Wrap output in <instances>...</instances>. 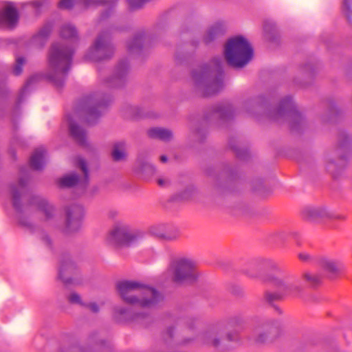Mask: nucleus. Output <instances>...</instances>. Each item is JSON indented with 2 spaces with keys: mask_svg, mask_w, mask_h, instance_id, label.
Returning <instances> with one entry per match:
<instances>
[{
  "mask_svg": "<svg viewBox=\"0 0 352 352\" xmlns=\"http://www.w3.org/2000/svg\"><path fill=\"white\" fill-rule=\"evenodd\" d=\"M225 58L234 67L245 66L253 56V49L243 36H238L228 40L225 45Z\"/></svg>",
  "mask_w": 352,
  "mask_h": 352,
  "instance_id": "obj_8",
  "label": "nucleus"
},
{
  "mask_svg": "<svg viewBox=\"0 0 352 352\" xmlns=\"http://www.w3.org/2000/svg\"><path fill=\"white\" fill-rule=\"evenodd\" d=\"M42 240L45 243V244L48 246V247H50L51 246V240L48 237V236L47 235H44L42 238Z\"/></svg>",
  "mask_w": 352,
  "mask_h": 352,
  "instance_id": "obj_50",
  "label": "nucleus"
},
{
  "mask_svg": "<svg viewBox=\"0 0 352 352\" xmlns=\"http://www.w3.org/2000/svg\"><path fill=\"white\" fill-rule=\"evenodd\" d=\"M69 130L72 138L80 146H86L87 144V133L86 131L78 126L72 120L71 117L68 116Z\"/></svg>",
  "mask_w": 352,
  "mask_h": 352,
  "instance_id": "obj_23",
  "label": "nucleus"
},
{
  "mask_svg": "<svg viewBox=\"0 0 352 352\" xmlns=\"http://www.w3.org/2000/svg\"><path fill=\"white\" fill-rule=\"evenodd\" d=\"M305 69H306V70H311L312 67H311V66L309 64H308V65H305Z\"/></svg>",
  "mask_w": 352,
  "mask_h": 352,
  "instance_id": "obj_56",
  "label": "nucleus"
},
{
  "mask_svg": "<svg viewBox=\"0 0 352 352\" xmlns=\"http://www.w3.org/2000/svg\"><path fill=\"white\" fill-rule=\"evenodd\" d=\"M51 32L50 25H44L33 37L32 41L40 46H43L48 38Z\"/></svg>",
  "mask_w": 352,
  "mask_h": 352,
  "instance_id": "obj_33",
  "label": "nucleus"
},
{
  "mask_svg": "<svg viewBox=\"0 0 352 352\" xmlns=\"http://www.w3.org/2000/svg\"><path fill=\"white\" fill-rule=\"evenodd\" d=\"M263 266H267L272 270H278V265L270 260L257 258L248 265L243 273L252 278H258L263 283H270L277 291L274 292H266L264 299L267 303L272 305L274 302L281 300L287 296H297L302 292V285L293 283L287 278L282 279L271 275L263 276L261 274Z\"/></svg>",
  "mask_w": 352,
  "mask_h": 352,
  "instance_id": "obj_2",
  "label": "nucleus"
},
{
  "mask_svg": "<svg viewBox=\"0 0 352 352\" xmlns=\"http://www.w3.org/2000/svg\"><path fill=\"white\" fill-rule=\"evenodd\" d=\"M116 289L125 303L141 308L153 307L163 298L154 288L137 281H119L116 283Z\"/></svg>",
  "mask_w": 352,
  "mask_h": 352,
  "instance_id": "obj_5",
  "label": "nucleus"
},
{
  "mask_svg": "<svg viewBox=\"0 0 352 352\" xmlns=\"http://www.w3.org/2000/svg\"><path fill=\"white\" fill-rule=\"evenodd\" d=\"M137 116H141V113L140 112H138L136 114Z\"/></svg>",
  "mask_w": 352,
  "mask_h": 352,
  "instance_id": "obj_63",
  "label": "nucleus"
},
{
  "mask_svg": "<svg viewBox=\"0 0 352 352\" xmlns=\"http://www.w3.org/2000/svg\"><path fill=\"white\" fill-rule=\"evenodd\" d=\"M241 323V320L239 318H232L230 320L228 324L233 326L234 324H239Z\"/></svg>",
  "mask_w": 352,
  "mask_h": 352,
  "instance_id": "obj_48",
  "label": "nucleus"
},
{
  "mask_svg": "<svg viewBox=\"0 0 352 352\" xmlns=\"http://www.w3.org/2000/svg\"><path fill=\"white\" fill-rule=\"evenodd\" d=\"M192 45L194 47H196L198 45V43L197 41H192Z\"/></svg>",
  "mask_w": 352,
  "mask_h": 352,
  "instance_id": "obj_58",
  "label": "nucleus"
},
{
  "mask_svg": "<svg viewBox=\"0 0 352 352\" xmlns=\"http://www.w3.org/2000/svg\"><path fill=\"white\" fill-rule=\"evenodd\" d=\"M147 134L151 138L158 139L162 141H169L173 138L171 131L160 127L150 129L147 131Z\"/></svg>",
  "mask_w": 352,
  "mask_h": 352,
  "instance_id": "obj_28",
  "label": "nucleus"
},
{
  "mask_svg": "<svg viewBox=\"0 0 352 352\" xmlns=\"http://www.w3.org/2000/svg\"><path fill=\"white\" fill-rule=\"evenodd\" d=\"M219 331L217 329H211L201 334V339L203 342L207 344H211L214 347L218 348L220 346V340L217 338Z\"/></svg>",
  "mask_w": 352,
  "mask_h": 352,
  "instance_id": "obj_30",
  "label": "nucleus"
},
{
  "mask_svg": "<svg viewBox=\"0 0 352 352\" xmlns=\"http://www.w3.org/2000/svg\"><path fill=\"white\" fill-rule=\"evenodd\" d=\"M60 36L65 39H71L72 41H78L77 31L72 25H65L61 28Z\"/></svg>",
  "mask_w": 352,
  "mask_h": 352,
  "instance_id": "obj_35",
  "label": "nucleus"
},
{
  "mask_svg": "<svg viewBox=\"0 0 352 352\" xmlns=\"http://www.w3.org/2000/svg\"><path fill=\"white\" fill-rule=\"evenodd\" d=\"M116 311L121 316H124L126 319L129 320H137L139 318H144V315L142 313L135 314L133 316L129 315V311L123 307H117L116 308Z\"/></svg>",
  "mask_w": 352,
  "mask_h": 352,
  "instance_id": "obj_36",
  "label": "nucleus"
},
{
  "mask_svg": "<svg viewBox=\"0 0 352 352\" xmlns=\"http://www.w3.org/2000/svg\"><path fill=\"white\" fill-rule=\"evenodd\" d=\"M37 80V77L35 76H31L25 82V85L21 88L17 96L16 101V106L19 107V105L24 101L26 96L30 93V86Z\"/></svg>",
  "mask_w": 352,
  "mask_h": 352,
  "instance_id": "obj_32",
  "label": "nucleus"
},
{
  "mask_svg": "<svg viewBox=\"0 0 352 352\" xmlns=\"http://www.w3.org/2000/svg\"><path fill=\"white\" fill-rule=\"evenodd\" d=\"M41 5V3H40V2H38V1H36V2L35 3V6H38H38H40Z\"/></svg>",
  "mask_w": 352,
  "mask_h": 352,
  "instance_id": "obj_62",
  "label": "nucleus"
},
{
  "mask_svg": "<svg viewBox=\"0 0 352 352\" xmlns=\"http://www.w3.org/2000/svg\"><path fill=\"white\" fill-rule=\"evenodd\" d=\"M246 111L252 115L264 114L271 120H288L291 130L300 131L306 125L305 120L297 110L291 96L283 98L277 107L271 106L270 101L262 96L248 101L245 104Z\"/></svg>",
  "mask_w": 352,
  "mask_h": 352,
  "instance_id": "obj_1",
  "label": "nucleus"
},
{
  "mask_svg": "<svg viewBox=\"0 0 352 352\" xmlns=\"http://www.w3.org/2000/svg\"><path fill=\"white\" fill-rule=\"evenodd\" d=\"M167 160H168V158H167V157L166 155H162L160 157V161L162 162L165 163V162H167Z\"/></svg>",
  "mask_w": 352,
  "mask_h": 352,
  "instance_id": "obj_53",
  "label": "nucleus"
},
{
  "mask_svg": "<svg viewBox=\"0 0 352 352\" xmlns=\"http://www.w3.org/2000/svg\"><path fill=\"white\" fill-rule=\"evenodd\" d=\"M68 300L72 304H78L81 306L85 305V303L81 300L80 295L77 293L73 292L68 296Z\"/></svg>",
  "mask_w": 352,
  "mask_h": 352,
  "instance_id": "obj_43",
  "label": "nucleus"
},
{
  "mask_svg": "<svg viewBox=\"0 0 352 352\" xmlns=\"http://www.w3.org/2000/svg\"><path fill=\"white\" fill-rule=\"evenodd\" d=\"M111 156L116 162L122 161L126 158V143L124 141L118 142L113 144Z\"/></svg>",
  "mask_w": 352,
  "mask_h": 352,
  "instance_id": "obj_31",
  "label": "nucleus"
},
{
  "mask_svg": "<svg viewBox=\"0 0 352 352\" xmlns=\"http://www.w3.org/2000/svg\"><path fill=\"white\" fill-rule=\"evenodd\" d=\"M66 221L64 232L66 234L74 233L80 230L84 215V209L81 205L72 204L65 209Z\"/></svg>",
  "mask_w": 352,
  "mask_h": 352,
  "instance_id": "obj_13",
  "label": "nucleus"
},
{
  "mask_svg": "<svg viewBox=\"0 0 352 352\" xmlns=\"http://www.w3.org/2000/svg\"><path fill=\"white\" fill-rule=\"evenodd\" d=\"M113 52L111 34L109 32L103 31L98 34L86 56L91 60L100 61L110 58Z\"/></svg>",
  "mask_w": 352,
  "mask_h": 352,
  "instance_id": "obj_11",
  "label": "nucleus"
},
{
  "mask_svg": "<svg viewBox=\"0 0 352 352\" xmlns=\"http://www.w3.org/2000/svg\"><path fill=\"white\" fill-rule=\"evenodd\" d=\"M19 142V140L18 138L13 140V144H18Z\"/></svg>",
  "mask_w": 352,
  "mask_h": 352,
  "instance_id": "obj_60",
  "label": "nucleus"
},
{
  "mask_svg": "<svg viewBox=\"0 0 352 352\" xmlns=\"http://www.w3.org/2000/svg\"><path fill=\"white\" fill-rule=\"evenodd\" d=\"M20 177L17 182L10 186V194L12 206L19 213H22L25 206L35 205L44 213L46 219H51L54 212V208L43 197L38 195H29L28 184L30 179L29 171L26 167L20 169Z\"/></svg>",
  "mask_w": 352,
  "mask_h": 352,
  "instance_id": "obj_3",
  "label": "nucleus"
},
{
  "mask_svg": "<svg viewBox=\"0 0 352 352\" xmlns=\"http://www.w3.org/2000/svg\"><path fill=\"white\" fill-rule=\"evenodd\" d=\"M302 216L307 221H315L329 217V214L324 208L307 207L302 210Z\"/></svg>",
  "mask_w": 352,
  "mask_h": 352,
  "instance_id": "obj_26",
  "label": "nucleus"
},
{
  "mask_svg": "<svg viewBox=\"0 0 352 352\" xmlns=\"http://www.w3.org/2000/svg\"><path fill=\"white\" fill-rule=\"evenodd\" d=\"M321 276L309 272H305L302 274L300 280L291 282L293 283L301 284L302 285L303 290L305 285L311 287H316L321 283Z\"/></svg>",
  "mask_w": 352,
  "mask_h": 352,
  "instance_id": "obj_27",
  "label": "nucleus"
},
{
  "mask_svg": "<svg viewBox=\"0 0 352 352\" xmlns=\"http://www.w3.org/2000/svg\"><path fill=\"white\" fill-rule=\"evenodd\" d=\"M74 47L65 42L52 44L49 54V63L52 72L47 78L57 89H61L72 63Z\"/></svg>",
  "mask_w": 352,
  "mask_h": 352,
  "instance_id": "obj_6",
  "label": "nucleus"
},
{
  "mask_svg": "<svg viewBox=\"0 0 352 352\" xmlns=\"http://www.w3.org/2000/svg\"><path fill=\"white\" fill-rule=\"evenodd\" d=\"M333 113H334V112H333V110H331V114L332 115Z\"/></svg>",
  "mask_w": 352,
  "mask_h": 352,
  "instance_id": "obj_64",
  "label": "nucleus"
},
{
  "mask_svg": "<svg viewBox=\"0 0 352 352\" xmlns=\"http://www.w3.org/2000/svg\"><path fill=\"white\" fill-rule=\"evenodd\" d=\"M20 223L24 226H27V227H30V224L29 223H26L25 221H23V220H20L19 221Z\"/></svg>",
  "mask_w": 352,
  "mask_h": 352,
  "instance_id": "obj_54",
  "label": "nucleus"
},
{
  "mask_svg": "<svg viewBox=\"0 0 352 352\" xmlns=\"http://www.w3.org/2000/svg\"><path fill=\"white\" fill-rule=\"evenodd\" d=\"M78 2L80 3L85 7H91L93 6H96L99 4H106L110 3L111 7L108 8L107 10L103 12L101 14V20L105 19L107 18L111 12V9L116 4V1L113 0L111 1H104L103 0H76ZM74 6V0H60L58 3V7L61 9H72Z\"/></svg>",
  "mask_w": 352,
  "mask_h": 352,
  "instance_id": "obj_18",
  "label": "nucleus"
},
{
  "mask_svg": "<svg viewBox=\"0 0 352 352\" xmlns=\"http://www.w3.org/2000/svg\"><path fill=\"white\" fill-rule=\"evenodd\" d=\"M274 309L279 313V314H281V311L280 309H279V307H278L277 306H274Z\"/></svg>",
  "mask_w": 352,
  "mask_h": 352,
  "instance_id": "obj_59",
  "label": "nucleus"
},
{
  "mask_svg": "<svg viewBox=\"0 0 352 352\" xmlns=\"http://www.w3.org/2000/svg\"><path fill=\"white\" fill-rule=\"evenodd\" d=\"M318 264L330 278L336 277L343 269L340 261L329 257H321L318 260Z\"/></svg>",
  "mask_w": 352,
  "mask_h": 352,
  "instance_id": "obj_19",
  "label": "nucleus"
},
{
  "mask_svg": "<svg viewBox=\"0 0 352 352\" xmlns=\"http://www.w3.org/2000/svg\"><path fill=\"white\" fill-rule=\"evenodd\" d=\"M46 150L39 147L34 150L30 158V166L34 170H42L45 164Z\"/></svg>",
  "mask_w": 352,
  "mask_h": 352,
  "instance_id": "obj_25",
  "label": "nucleus"
},
{
  "mask_svg": "<svg viewBox=\"0 0 352 352\" xmlns=\"http://www.w3.org/2000/svg\"><path fill=\"white\" fill-rule=\"evenodd\" d=\"M157 182L160 186L164 187L168 183V181L166 179L160 178L157 179Z\"/></svg>",
  "mask_w": 352,
  "mask_h": 352,
  "instance_id": "obj_49",
  "label": "nucleus"
},
{
  "mask_svg": "<svg viewBox=\"0 0 352 352\" xmlns=\"http://www.w3.org/2000/svg\"><path fill=\"white\" fill-rule=\"evenodd\" d=\"M234 179L232 173L229 170H223L218 175L214 176V186L220 190H230V183Z\"/></svg>",
  "mask_w": 352,
  "mask_h": 352,
  "instance_id": "obj_24",
  "label": "nucleus"
},
{
  "mask_svg": "<svg viewBox=\"0 0 352 352\" xmlns=\"http://www.w3.org/2000/svg\"><path fill=\"white\" fill-rule=\"evenodd\" d=\"M78 269L76 263L68 254L62 255L58 267V278L65 285L72 284V276L76 274Z\"/></svg>",
  "mask_w": 352,
  "mask_h": 352,
  "instance_id": "obj_17",
  "label": "nucleus"
},
{
  "mask_svg": "<svg viewBox=\"0 0 352 352\" xmlns=\"http://www.w3.org/2000/svg\"><path fill=\"white\" fill-rule=\"evenodd\" d=\"M19 20V13L16 8L8 6L0 11V24L9 26L15 25Z\"/></svg>",
  "mask_w": 352,
  "mask_h": 352,
  "instance_id": "obj_22",
  "label": "nucleus"
},
{
  "mask_svg": "<svg viewBox=\"0 0 352 352\" xmlns=\"http://www.w3.org/2000/svg\"><path fill=\"white\" fill-rule=\"evenodd\" d=\"M111 101L109 96L98 93L86 96L78 102L75 113L87 124H95Z\"/></svg>",
  "mask_w": 352,
  "mask_h": 352,
  "instance_id": "obj_7",
  "label": "nucleus"
},
{
  "mask_svg": "<svg viewBox=\"0 0 352 352\" xmlns=\"http://www.w3.org/2000/svg\"><path fill=\"white\" fill-rule=\"evenodd\" d=\"M340 164L336 165L334 164V162L331 161L329 162V164L327 165V169L329 171L333 173L334 170V168H336L337 166L341 167L344 166L345 165V162L346 161V156L344 155L340 158Z\"/></svg>",
  "mask_w": 352,
  "mask_h": 352,
  "instance_id": "obj_42",
  "label": "nucleus"
},
{
  "mask_svg": "<svg viewBox=\"0 0 352 352\" xmlns=\"http://www.w3.org/2000/svg\"><path fill=\"white\" fill-rule=\"evenodd\" d=\"M142 232L122 223L116 224L109 232L107 241L116 247L130 246L143 238Z\"/></svg>",
  "mask_w": 352,
  "mask_h": 352,
  "instance_id": "obj_9",
  "label": "nucleus"
},
{
  "mask_svg": "<svg viewBox=\"0 0 352 352\" xmlns=\"http://www.w3.org/2000/svg\"><path fill=\"white\" fill-rule=\"evenodd\" d=\"M194 192V188L188 187L184 192L177 195L175 197V199L181 201L188 200L189 199L191 198Z\"/></svg>",
  "mask_w": 352,
  "mask_h": 352,
  "instance_id": "obj_39",
  "label": "nucleus"
},
{
  "mask_svg": "<svg viewBox=\"0 0 352 352\" xmlns=\"http://www.w3.org/2000/svg\"><path fill=\"white\" fill-rule=\"evenodd\" d=\"M223 60L220 57L214 58L209 63L195 69L192 78L196 90L203 96H212L223 87Z\"/></svg>",
  "mask_w": 352,
  "mask_h": 352,
  "instance_id": "obj_4",
  "label": "nucleus"
},
{
  "mask_svg": "<svg viewBox=\"0 0 352 352\" xmlns=\"http://www.w3.org/2000/svg\"><path fill=\"white\" fill-rule=\"evenodd\" d=\"M166 333L168 334V336L170 337V338H172L173 336V328L172 327H170L167 329V332Z\"/></svg>",
  "mask_w": 352,
  "mask_h": 352,
  "instance_id": "obj_52",
  "label": "nucleus"
},
{
  "mask_svg": "<svg viewBox=\"0 0 352 352\" xmlns=\"http://www.w3.org/2000/svg\"><path fill=\"white\" fill-rule=\"evenodd\" d=\"M278 237L280 240H285L288 236H290L296 240H297L299 237V233L296 231H291L288 233H286L285 232H279L277 233Z\"/></svg>",
  "mask_w": 352,
  "mask_h": 352,
  "instance_id": "obj_41",
  "label": "nucleus"
},
{
  "mask_svg": "<svg viewBox=\"0 0 352 352\" xmlns=\"http://www.w3.org/2000/svg\"><path fill=\"white\" fill-rule=\"evenodd\" d=\"M150 38L144 32H138L127 43V49L131 54H139L143 47L150 45Z\"/></svg>",
  "mask_w": 352,
  "mask_h": 352,
  "instance_id": "obj_20",
  "label": "nucleus"
},
{
  "mask_svg": "<svg viewBox=\"0 0 352 352\" xmlns=\"http://www.w3.org/2000/svg\"><path fill=\"white\" fill-rule=\"evenodd\" d=\"M77 166L83 173L84 178L80 181L77 174L72 173L67 175L59 179L58 185L60 187L70 188L79 184L83 189L86 188L89 181L88 169L86 162L83 159L79 158L77 161Z\"/></svg>",
  "mask_w": 352,
  "mask_h": 352,
  "instance_id": "obj_16",
  "label": "nucleus"
},
{
  "mask_svg": "<svg viewBox=\"0 0 352 352\" xmlns=\"http://www.w3.org/2000/svg\"><path fill=\"white\" fill-rule=\"evenodd\" d=\"M238 340V333L236 331L229 332L226 334L225 338L222 341L227 340L228 342L236 341Z\"/></svg>",
  "mask_w": 352,
  "mask_h": 352,
  "instance_id": "obj_45",
  "label": "nucleus"
},
{
  "mask_svg": "<svg viewBox=\"0 0 352 352\" xmlns=\"http://www.w3.org/2000/svg\"><path fill=\"white\" fill-rule=\"evenodd\" d=\"M298 258L302 262H311L313 260V257L307 252H301L298 255Z\"/></svg>",
  "mask_w": 352,
  "mask_h": 352,
  "instance_id": "obj_46",
  "label": "nucleus"
},
{
  "mask_svg": "<svg viewBox=\"0 0 352 352\" xmlns=\"http://www.w3.org/2000/svg\"><path fill=\"white\" fill-rule=\"evenodd\" d=\"M141 171L145 175L152 176L156 173L157 170L153 164L148 162H144L141 166Z\"/></svg>",
  "mask_w": 352,
  "mask_h": 352,
  "instance_id": "obj_38",
  "label": "nucleus"
},
{
  "mask_svg": "<svg viewBox=\"0 0 352 352\" xmlns=\"http://www.w3.org/2000/svg\"><path fill=\"white\" fill-rule=\"evenodd\" d=\"M234 116V110L230 104H218L212 108L204 119L206 122H216L221 124L232 120Z\"/></svg>",
  "mask_w": 352,
  "mask_h": 352,
  "instance_id": "obj_14",
  "label": "nucleus"
},
{
  "mask_svg": "<svg viewBox=\"0 0 352 352\" xmlns=\"http://www.w3.org/2000/svg\"><path fill=\"white\" fill-rule=\"evenodd\" d=\"M280 327V324L278 320H265L254 327L251 338L257 344L272 342L279 335Z\"/></svg>",
  "mask_w": 352,
  "mask_h": 352,
  "instance_id": "obj_12",
  "label": "nucleus"
},
{
  "mask_svg": "<svg viewBox=\"0 0 352 352\" xmlns=\"http://www.w3.org/2000/svg\"><path fill=\"white\" fill-rule=\"evenodd\" d=\"M25 59L23 57H17L13 67L12 73L14 76H19L23 72V66Z\"/></svg>",
  "mask_w": 352,
  "mask_h": 352,
  "instance_id": "obj_37",
  "label": "nucleus"
},
{
  "mask_svg": "<svg viewBox=\"0 0 352 352\" xmlns=\"http://www.w3.org/2000/svg\"><path fill=\"white\" fill-rule=\"evenodd\" d=\"M118 214V212L116 210H110L108 212V217L111 219L116 218Z\"/></svg>",
  "mask_w": 352,
  "mask_h": 352,
  "instance_id": "obj_51",
  "label": "nucleus"
},
{
  "mask_svg": "<svg viewBox=\"0 0 352 352\" xmlns=\"http://www.w3.org/2000/svg\"><path fill=\"white\" fill-rule=\"evenodd\" d=\"M129 63L126 60H122L115 67L113 74L104 80V85L111 88H119L124 86L127 80Z\"/></svg>",
  "mask_w": 352,
  "mask_h": 352,
  "instance_id": "obj_15",
  "label": "nucleus"
},
{
  "mask_svg": "<svg viewBox=\"0 0 352 352\" xmlns=\"http://www.w3.org/2000/svg\"><path fill=\"white\" fill-rule=\"evenodd\" d=\"M171 280L176 283L193 282L197 278L195 263L190 259L179 258L173 260L168 267Z\"/></svg>",
  "mask_w": 352,
  "mask_h": 352,
  "instance_id": "obj_10",
  "label": "nucleus"
},
{
  "mask_svg": "<svg viewBox=\"0 0 352 352\" xmlns=\"http://www.w3.org/2000/svg\"><path fill=\"white\" fill-rule=\"evenodd\" d=\"M343 11L349 23H352V0H344L343 2Z\"/></svg>",
  "mask_w": 352,
  "mask_h": 352,
  "instance_id": "obj_40",
  "label": "nucleus"
},
{
  "mask_svg": "<svg viewBox=\"0 0 352 352\" xmlns=\"http://www.w3.org/2000/svg\"><path fill=\"white\" fill-rule=\"evenodd\" d=\"M175 60L177 61V62H181L182 63V58L179 57V53L177 52L176 55H175Z\"/></svg>",
  "mask_w": 352,
  "mask_h": 352,
  "instance_id": "obj_55",
  "label": "nucleus"
},
{
  "mask_svg": "<svg viewBox=\"0 0 352 352\" xmlns=\"http://www.w3.org/2000/svg\"><path fill=\"white\" fill-rule=\"evenodd\" d=\"M226 30V25L223 22H217L206 30L204 35L203 41L206 44H209L223 35Z\"/></svg>",
  "mask_w": 352,
  "mask_h": 352,
  "instance_id": "obj_21",
  "label": "nucleus"
},
{
  "mask_svg": "<svg viewBox=\"0 0 352 352\" xmlns=\"http://www.w3.org/2000/svg\"><path fill=\"white\" fill-rule=\"evenodd\" d=\"M150 233L158 239L168 241L173 240L178 236L177 232H175L173 234L165 232V226L164 225H158L151 227L150 228Z\"/></svg>",
  "mask_w": 352,
  "mask_h": 352,
  "instance_id": "obj_29",
  "label": "nucleus"
},
{
  "mask_svg": "<svg viewBox=\"0 0 352 352\" xmlns=\"http://www.w3.org/2000/svg\"><path fill=\"white\" fill-rule=\"evenodd\" d=\"M186 322L188 324L189 328H192V326H191L192 321H191V320H187Z\"/></svg>",
  "mask_w": 352,
  "mask_h": 352,
  "instance_id": "obj_57",
  "label": "nucleus"
},
{
  "mask_svg": "<svg viewBox=\"0 0 352 352\" xmlns=\"http://www.w3.org/2000/svg\"><path fill=\"white\" fill-rule=\"evenodd\" d=\"M9 152L13 155V157L14 158V151H13L12 148H10L9 150Z\"/></svg>",
  "mask_w": 352,
  "mask_h": 352,
  "instance_id": "obj_61",
  "label": "nucleus"
},
{
  "mask_svg": "<svg viewBox=\"0 0 352 352\" xmlns=\"http://www.w3.org/2000/svg\"><path fill=\"white\" fill-rule=\"evenodd\" d=\"M83 306L89 308L94 313L99 311V307L96 302H89L88 304L85 303V305Z\"/></svg>",
  "mask_w": 352,
  "mask_h": 352,
  "instance_id": "obj_47",
  "label": "nucleus"
},
{
  "mask_svg": "<svg viewBox=\"0 0 352 352\" xmlns=\"http://www.w3.org/2000/svg\"><path fill=\"white\" fill-rule=\"evenodd\" d=\"M351 142V138L348 135L343 134L342 140L340 142V148H345Z\"/></svg>",
  "mask_w": 352,
  "mask_h": 352,
  "instance_id": "obj_44",
  "label": "nucleus"
},
{
  "mask_svg": "<svg viewBox=\"0 0 352 352\" xmlns=\"http://www.w3.org/2000/svg\"><path fill=\"white\" fill-rule=\"evenodd\" d=\"M229 146L239 160H247L250 157L249 151L246 148H241L238 143L233 142V140L229 142Z\"/></svg>",
  "mask_w": 352,
  "mask_h": 352,
  "instance_id": "obj_34",
  "label": "nucleus"
}]
</instances>
